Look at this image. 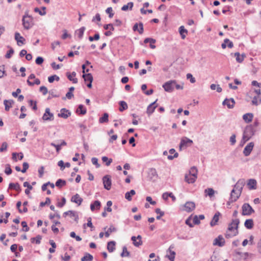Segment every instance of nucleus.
Listing matches in <instances>:
<instances>
[{
    "mask_svg": "<svg viewBox=\"0 0 261 261\" xmlns=\"http://www.w3.org/2000/svg\"><path fill=\"white\" fill-rule=\"evenodd\" d=\"M29 103H30V106L32 107V109L34 110H37V104H36V101H34L32 100H30L29 101Z\"/></svg>",
    "mask_w": 261,
    "mask_h": 261,
    "instance_id": "obj_63",
    "label": "nucleus"
},
{
    "mask_svg": "<svg viewBox=\"0 0 261 261\" xmlns=\"http://www.w3.org/2000/svg\"><path fill=\"white\" fill-rule=\"evenodd\" d=\"M83 77L85 82H92L93 76L91 73L83 74Z\"/></svg>",
    "mask_w": 261,
    "mask_h": 261,
    "instance_id": "obj_36",
    "label": "nucleus"
},
{
    "mask_svg": "<svg viewBox=\"0 0 261 261\" xmlns=\"http://www.w3.org/2000/svg\"><path fill=\"white\" fill-rule=\"evenodd\" d=\"M240 223L239 219H233L231 222L228 225L227 230L225 233V237L227 239L237 236L238 232V226Z\"/></svg>",
    "mask_w": 261,
    "mask_h": 261,
    "instance_id": "obj_2",
    "label": "nucleus"
},
{
    "mask_svg": "<svg viewBox=\"0 0 261 261\" xmlns=\"http://www.w3.org/2000/svg\"><path fill=\"white\" fill-rule=\"evenodd\" d=\"M254 145V144L253 142H250L247 146H245L243 150V153L245 156H247L250 154L251 151L253 149Z\"/></svg>",
    "mask_w": 261,
    "mask_h": 261,
    "instance_id": "obj_12",
    "label": "nucleus"
},
{
    "mask_svg": "<svg viewBox=\"0 0 261 261\" xmlns=\"http://www.w3.org/2000/svg\"><path fill=\"white\" fill-rule=\"evenodd\" d=\"M120 256L122 257H129L130 256V253L127 251V248L126 246H123L122 248V252L120 254Z\"/></svg>",
    "mask_w": 261,
    "mask_h": 261,
    "instance_id": "obj_39",
    "label": "nucleus"
},
{
    "mask_svg": "<svg viewBox=\"0 0 261 261\" xmlns=\"http://www.w3.org/2000/svg\"><path fill=\"white\" fill-rule=\"evenodd\" d=\"M187 79H189L191 83H194L196 82L195 79L191 73H188L186 75Z\"/></svg>",
    "mask_w": 261,
    "mask_h": 261,
    "instance_id": "obj_60",
    "label": "nucleus"
},
{
    "mask_svg": "<svg viewBox=\"0 0 261 261\" xmlns=\"http://www.w3.org/2000/svg\"><path fill=\"white\" fill-rule=\"evenodd\" d=\"M91 162L93 165L96 166V168H99L100 167V165L98 163V159L96 158H92Z\"/></svg>",
    "mask_w": 261,
    "mask_h": 261,
    "instance_id": "obj_61",
    "label": "nucleus"
},
{
    "mask_svg": "<svg viewBox=\"0 0 261 261\" xmlns=\"http://www.w3.org/2000/svg\"><path fill=\"white\" fill-rule=\"evenodd\" d=\"M85 30V28L84 27H83L76 31V33L77 34V35L78 36V37L80 39L82 38Z\"/></svg>",
    "mask_w": 261,
    "mask_h": 261,
    "instance_id": "obj_43",
    "label": "nucleus"
},
{
    "mask_svg": "<svg viewBox=\"0 0 261 261\" xmlns=\"http://www.w3.org/2000/svg\"><path fill=\"white\" fill-rule=\"evenodd\" d=\"M179 32L182 39H184L188 34V31L185 29L184 26H181L179 28Z\"/></svg>",
    "mask_w": 261,
    "mask_h": 261,
    "instance_id": "obj_26",
    "label": "nucleus"
},
{
    "mask_svg": "<svg viewBox=\"0 0 261 261\" xmlns=\"http://www.w3.org/2000/svg\"><path fill=\"white\" fill-rule=\"evenodd\" d=\"M245 183V180L243 179H239L237 181L234 186L233 189L231 191L229 202H233L238 199L241 194Z\"/></svg>",
    "mask_w": 261,
    "mask_h": 261,
    "instance_id": "obj_1",
    "label": "nucleus"
},
{
    "mask_svg": "<svg viewBox=\"0 0 261 261\" xmlns=\"http://www.w3.org/2000/svg\"><path fill=\"white\" fill-rule=\"evenodd\" d=\"M253 221L252 219H247L244 223L245 227L249 229L253 228Z\"/></svg>",
    "mask_w": 261,
    "mask_h": 261,
    "instance_id": "obj_27",
    "label": "nucleus"
},
{
    "mask_svg": "<svg viewBox=\"0 0 261 261\" xmlns=\"http://www.w3.org/2000/svg\"><path fill=\"white\" fill-rule=\"evenodd\" d=\"M220 216V213L219 212H217V213H215L212 221L210 222V225L211 226H214L217 224V222L219 221Z\"/></svg>",
    "mask_w": 261,
    "mask_h": 261,
    "instance_id": "obj_18",
    "label": "nucleus"
},
{
    "mask_svg": "<svg viewBox=\"0 0 261 261\" xmlns=\"http://www.w3.org/2000/svg\"><path fill=\"white\" fill-rule=\"evenodd\" d=\"M116 242L112 241L109 242L107 245V249L110 252H112L115 250Z\"/></svg>",
    "mask_w": 261,
    "mask_h": 261,
    "instance_id": "obj_23",
    "label": "nucleus"
},
{
    "mask_svg": "<svg viewBox=\"0 0 261 261\" xmlns=\"http://www.w3.org/2000/svg\"><path fill=\"white\" fill-rule=\"evenodd\" d=\"M70 236L71 238L75 239L76 241L78 242L81 241L82 240V238L80 236H76L74 231H72L70 232Z\"/></svg>",
    "mask_w": 261,
    "mask_h": 261,
    "instance_id": "obj_54",
    "label": "nucleus"
},
{
    "mask_svg": "<svg viewBox=\"0 0 261 261\" xmlns=\"http://www.w3.org/2000/svg\"><path fill=\"white\" fill-rule=\"evenodd\" d=\"M133 5L134 4L133 2H129L128 3H127V5L123 6L121 8V10L124 11L128 10V8H129L130 10H132Z\"/></svg>",
    "mask_w": 261,
    "mask_h": 261,
    "instance_id": "obj_41",
    "label": "nucleus"
},
{
    "mask_svg": "<svg viewBox=\"0 0 261 261\" xmlns=\"http://www.w3.org/2000/svg\"><path fill=\"white\" fill-rule=\"evenodd\" d=\"M157 100H158V99H156L155 101H154V102L150 103L147 107L146 113H147V114L148 115H150L151 114H152L154 112L156 108L158 107V105L156 104V102L157 101Z\"/></svg>",
    "mask_w": 261,
    "mask_h": 261,
    "instance_id": "obj_14",
    "label": "nucleus"
},
{
    "mask_svg": "<svg viewBox=\"0 0 261 261\" xmlns=\"http://www.w3.org/2000/svg\"><path fill=\"white\" fill-rule=\"evenodd\" d=\"M71 201L80 205L83 201V199L80 197L79 194H76L73 195L71 199Z\"/></svg>",
    "mask_w": 261,
    "mask_h": 261,
    "instance_id": "obj_17",
    "label": "nucleus"
},
{
    "mask_svg": "<svg viewBox=\"0 0 261 261\" xmlns=\"http://www.w3.org/2000/svg\"><path fill=\"white\" fill-rule=\"evenodd\" d=\"M25 43V39L17 33V45L21 46Z\"/></svg>",
    "mask_w": 261,
    "mask_h": 261,
    "instance_id": "obj_34",
    "label": "nucleus"
},
{
    "mask_svg": "<svg viewBox=\"0 0 261 261\" xmlns=\"http://www.w3.org/2000/svg\"><path fill=\"white\" fill-rule=\"evenodd\" d=\"M116 231L117 229L113 225H111L108 230L105 232V237L108 238L111 233Z\"/></svg>",
    "mask_w": 261,
    "mask_h": 261,
    "instance_id": "obj_31",
    "label": "nucleus"
},
{
    "mask_svg": "<svg viewBox=\"0 0 261 261\" xmlns=\"http://www.w3.org/2000/svg\"><path fill=\"white\" fill-rule=\"evenodd\" d=\"M234 103V100L233 98H232L230 99L226 98L223 102V105H227V107L229 109H231L233 108Z\"/></svg>",
    "mask_w": 261,
    "mask_h": 261,
    "instance_id": "obj_16",
    "label": "nucleus"
},
{
    "mask_svg": "<svg viewBox=\"0 0 261 261\" xmlns=\"http://www.w3.org/2000/svg\"><path fill=\"white\" fill-rule=\"evenodd\" d=\"M215 191L213 189L209 188L204 190L205 196H208L210 197H212L214 195Z\"/></svg>",
    "mask_w": 261,
    "mask_h": 261,
    "instance_id": "obj_28",
    "label": "nucleus"
},
{
    "mask_svg": "<svg viewBox=\"0 0 261 261\" xmlns=\"http://www.w3.org/2000/svg\"><path fill=\"white\" fill-rule=\"evenodd\" d=\"M175 80H170L163 85V88L167 92H172L174 88Z\"/></svg>",
    "mask_w": 261,
    "mask_h": 261,
    "instance_id": "obj_6",
    "label": "nucleus"
},
{
    "mask_svg": "<svg viewBox=\"0 0 261 261\" xmlns=\"http://www.w3.org/2000/svg\"><path fill=\"white\" fill-rule=\"evenodd\" d=\"M197 178V176H190L189 174H186L185 176V179L186 182H187L188 184H193L195 181L196 178Z\"/></svg>",
    "mask_w": 261,
    "mask_h": 261,
    "instance_id": "obj_19",
    "label": "nucleus"
},
{
    "mask_svg": "<svg viewBox=\"0 0 261 261\" xmlns=\"http://www.w3.org/2000/svg\"><path fill=\"white\" fill-rule=\"evenodd\" d=\"M197 172L198 170L197 168L194 166L191 168L189 171V173L188 174H189L190 176H197Z\"/></svg>",
    "mask_w": 261,
    "mask_h": 261,
    "instance_id": "obj_44",
    "label": "nucleus"
},
{
    "mask_svg": "<svg viewBox=\"0 0 261 261\" xmlns=\"http://www.w3.org/2000/svg\"><path fill=\"white\" fill-rule=\"evenodd\" d=\"M42 238L40 235H38L36 238H32L31 239V241L32 243H35L37 244H39Z\"/></svg>",
    "mask_w": 261,
    "mask_h": 261,
    "instance_id": "obj_46",
    "label": "nucleus"
},
{
    "mask_svg": "<svg viewBox=\"0 0 261 261\" xmlns=\"http://www.w3.org/2000/svg\"><path fill=\"white\" fill-rule=\"evenodd\" d=\"M120 105V107L119 108V110L120 112H123V111L127 109L128 106L126 102L124 101H120L119 102Z\"/></svg>",
    "mask_w": 261,
    "mask_h": 261,
    "instance_id": "obj_33",
    "label": "nucleus"
},
{
    "mask_svg": "<svg viewBox=\"0 0 261 261\" xmlns=\"http://www.w3.org/2000/svg\"><path fill=\"white\" fill-rule=\"evenodd\" d=\"M66 182L65 180L61 179H59L58 180H57V181L56 182V186L57 187L61 188L63 186H65L66 185Z\"/></svg>",
    "mask_w": 261,
    "mask_h": 261,
    "instance_id": "obj_42",
    "label": "nucleus"
},
{
    "mask_svg": "<svg viewBox=\"0 0 261 261\" xmlns=\"http://www.w3.org/2000/svg\"><path fill=\"white\" fill-rule=\"evenodd\" d=\"M69 216L70 217H74L75 220L76 221L78 219V215L76 214V213L73 211H68L67 212H64L63 214V216L66 217V216Z\"/></svg>",
    "mask_w": 261,
    "mask_h": 261,
    "instance_id": "obj_21",
    "label": "nucleus"
},
{
    "mask_svg": "<svg viewBox=\"0 0 261 261\" xmlns=\"http://www.w3.org/2000/svg\"><path fill=\"white\" fill-rule=\"evenodd\" d=\"M260 103H261L260 96H254L251 101V104L252 105L257 106Z\"/></svg>",
    "mask_w": 261,
    "mask_h": 261,
    "instance_id": "obj_32",
    "label": "nucleus"
},
{
    "mask_svg": "<svg viewBox=\"0 0 261 261\" xmlns=\"http://www.w3.org/2000/svg\"><path fill=\"white\" fill-rule=\"evenodd\" d=\"M234 57H236V60L238 63H242L243 61L244 58L245 57V55L243 54L240 55L239 53H234Z\"/></svg>",
    "mask_w": 261,
    "mask_h": 261,
    "instance_id": "obj_30",
    "label": "nucleus"
},
{
    "mask_svg": "<svg viewBox=\"0 0 261 261\" xmlns=\"http://www.w3.org/2000/svg\"><path fill=\"white\" fill-rule=\"evenodd\" d=\"M156 42L155 40L151 38H147L145 39L144 42L145 43H147L149 42L150 43H155Z\"/></svg>",
    "mask_w": 261,
    "mask_h": 261,
    "instance_id": "obj_64",
    "label": "nucleus"
},
{
    "mask_svg": "<svg viewBox=\"0 0 261 261\" xmlns=\"http://www.w3.org/2000/svg\"><path fill=\"white\" fill-rule=\"evenodd\" d=\"M79 126L81 128V133H83L85 132L88 131V129H87V127L85 125L82 124V123H80L79 124Z\"/></svg>",
    "mask_w": 261,
    "mask_h": 261,
    "instance_id": "obj_56",
    "label": "nucleus"
},
{
    "mask_svg": "<svg viewBox=\"0 0 261 261\" xmlns=\"http://www.w3.org/2000/svg\"><path fill=\"white\" fill-rule=\"evenodd\" d=\"M34 82L29 81V80H27V83L29 86H33L34 85H39L40 84V81L38 79H34Z\"/></svg>",
    "mask_w": 261,
    "mask_h": 261,
    "instance_id": "obj_49",
    "label": "nucleus"
},
{
    "mask_svg": "<svg viewBox=\"0 0 261 261\" xmlns=\"http://www.w3.org/2000/svg\"><path fill=\"white\" fill-rule=\"evenodd\" d=\"M225 240L221 235H219L217 238L214 239L213 245L222 247L225 245Z\"/></svg>",
    "mask_w": 261,
    "mask_h": 261,
    "instance_id": "obj_10",
    "label": "nucleus"
},
{
    "mask_svg": "<svg viewBox=\"0 0 261 261\" xmlns=\"http://www.w3.org/2000/svg\"><path fill=\"white\" fill-rule=\"evenodd\" d=\"M255 130L252 125L247 126L243 133V140L244 142L248 141L254 135Z\"/></svg>",
    "mask_w": 261,
    "mask_h": 261,
    "instance_id": "obj_3",
    "label": "nucleus"
},
{
    "mask_svg": "<svg viewBox=\"0 0 261 261\" xmlns=\"http://www.w3.org/2000/svg\"><path fill=\"white\" fill-rule=\"evenodd\" d=\"M80 111V114L82 115H85L86 112V109L84 107L83 105H79L78 109L77 110V112Z\"/></svg>",
    "mask_w": 261,
    "mask_h": 261,
    "instance_id": "obj_50",
    "label": "nucleus"
},
{
    "mask_svg": "<svg viewBox=\"0 0 261 261\" xmlns=\"http://www.w3.org/2000/svg\"><path fill=\"white\" fill-rule=\"evenodd\" d=\"M193 144V141L186 137H184L181 139L180 143L179 144V150H181L182 148H186L189 146H191Z\"/></svg>",
    "mask_w": 261,
    "mask_h": 261,
    "instance_id": "obj_4",
    "label": "nucleus"
},
{
    "mask_svg": "<svg viewBox=\"0 0 261 261\" xmlns=\"http://www.w3.org/2000/svg\"><path fill=\"white\" fill-rule=\"evenodd\" d=\"M50 203V198L48 197H47V198H46L45 202H41L40 203V206L41 207H43V206H45L46 204H49Z\"/></svg>",
    "mask_w": 261,
    "mask_h": 261,
    "instance_id": "obj_62",
    "label": "nucleus"
},
{
    "mask_svg": "<svg viewBox=\"0 0 261 261\" xmlns=\"http://www.w3.org/2000/svg\"><path fill=\"white\" fill-rule=\"evenodd\" d=\"M158 174L156 170L154 168L149 169L148 173V178L152 181H155L158 178Z\"/></svg>",
    "mask_w": 261,
    "mask_h": 261,
    "instance_id": "obj_11",
    "label": "nucleus"
},
{
    "mask_svg": "<svg viewBox=\"0 0 261 261\" xmlns=\"http://www.w3.org/2000/svg\"><path fill=\"white\" fill-rule=\"evenodd\" d=\"M109 121V114L107 113L103 114V116L99 119L100 123H107Z\"/></svg>",
    "mask_w": 261,
    "mask_h": 261,
    "instance_id": "obj_35",
    "label": "nucleus"
},
{
    "mask_svg": "<svg viewBox=\"0 0 261 261\" xmlns=\"http://www.w3.org/2000/svg\"><path fill=\"white\" fill-rule=\"evenodd\" d=\"M131 240L133 241L134 245L136 247H139L142 245L140 241H138V240H136V237L135 236L132 237Z\"/></svg>",
    "mask_w": 261,
    "mask_h": 261,
    "instance_id": "obj_48",
    "label": "nucleus"
},
{
    "mask_svg": "<svg viewBox=\"0 0 261 261\" xmlns=\"http://www.w3.org/2000/svg\"><path fill=\"white\" fill-rule=\"evenodd\" d=\"M76 75V73L75 72H72L71 74L67 72V76L68 79L71 81H72V82L74 84L77 83V79L76 78L73 79L72 76H75Z\"/></svg>",
    "mask_w": 261,
    "mask_h": 261,
    "instance_id": "obj_37",
    "label": "nucleus"
},
{
    "mask_svg": "<svg viewBox=\"0 0 261 261\" xmlns=\"http://www.w3.org/2000/svg\"><path fill=\"white\" fill-rule=\"evenodd\" d=\"M93 257V256L89 253H86L85 255L81 259L82 261H91Z\"/></svg>",
    "mask_w": 261,
    "mask_h": 261,
    "instance_id": "obj_45",
    "label": "nucleus"
},
{
    "mask_svg": "<svg viewBox=\"0 0 261 261\" xmlns=\"http://www.w3.org/2000/svg\"><path fill=\"white\" fill-rule=\"evenodd\" d=\"M101 203L98 200L95 201L90 205V209L92 211H94L95 209L99 210L100 207Z\"/></svg>",
    "mask_w": 261,
    "mask_h": 261,
    "instance_id": "obj_22",
    "label": "nucleus"
},
{
    "mask_svg": "<svg viewBox=\"0 0 261 261\" xmlns=\"http://www.w3.org/2000/svg\"><path fill=\"white\" fill-rule=\"evenodd\" d=\"M136 194L135 190H131L129 192H126L125 194V198L128 201L132 200V196Z\"/></svg>",
    "mask_w": 261,
    "mask_h": 261,
    "instance_id": "obj_38",
    "label": "nucleus"
},
{
    "mask_svg": "<svg viewBox=\"0 0 261 261\" xmlns=\"http://www.w3.org/2000/svg\"><path fill=\"white\" fill-rule=\"evenodd\" d=\"M185 210L187 212H191L193 211L195 208V204L194 202L192 201L187 202L185 205Z\"/></svg>",
    "mask_w": 261,
    "mask_h": 261,
    "instance_id": "obj_15",
    "label": "nucleus"
},
{
    "mask_svg": "<svg viewBox=\"0 0 261 261\" xmlns=\"http://www.w3.org/2000/svg\"><path fill=\"white\" fill-rule=\"evenodd\" d=\"M29 165L27 162L23 163V169H20V167H17V171H21L22 173H25L27 170L29 168Z\"/></svg>",
    "mask_w": 261,
    "mask_h": 261,
    "instance_id": "obj_47",
    "label": "nucleus"
},
{
    "mask_svg": "<svg viewBox=\"0 0 261 261\" xmlns=\"http://www.w3.org/2000/svg\"><path fill=\"white\" fill-rule=\"evenodd\" d=\"M60 78L58 76L56 75H54L52 76H50L48 77V81L50 83H53L55 80H56L57 81H59Z\"/></svg>",
    "mask_w": 261,
    "mask_h": 261,
    "instance_id": "obj_52",
    "label": "nucleus"
},
{
    "mask_svg": "<svg viewBox=\"0 0 261 261\" xmlns=\"http://www.w3.org/2000/svg\"><path fill=\"white\" fill-rule=\"evenodd\" d=\"M253 115L252 113H247L243 115V120L247 123H249L252 120Z\"/></svg>",
    "mask_w": 261,
    "mask_h": 261,
    "instance_id": "obj_25",
    "label": "nucleus"
},
{
    "mask_svg": "<svg viewBox=\"0 0 261 261\" xmlns=\"http://www.w3.org/2000/svg\"><path fill=\"white\" fill-rule=\"evenodd\" d=\"M22 24L26 29H29L33 25V20L31 16L29 15H24L22 18Z\"/></svg>",
    "mask_w": 261,
    "mask_h": 261,
    "instance_id": "obj_5",
    "label": "nucleus"
},
{
    "mask_svg": "<svg viewBox=\"0 0 261 261\" xmlns=\"http://www.w3.org/2000/svg\"><path fill=\"white\" fill-rule=\"evenodd\" d=\"M102 181L105 189L107 190H110L112 185L111 176L109 175L104 176L102 178Z\"/></svg>",
    "mask_w": 261,
    "mask_h": 261,
    "instance_id": "obj_8",
    "label": "nucleus"
},
{
    "mask_svg": "<svg viewBox=\"0 0 261 261\" xmlns=\"http://www.w3.org/2000/svg\"><path fill=\"white\" fill-rule=\"evenodd\" d=\"M171 246H170L169 248V251L170 252L169 255H167L166 257L168 258L169 260L171 261H174L175 255V252L171 250Z\"/></svg>",
    "mask_w": 261,
    "mask_h": 261,
    "instance_id": "obj_40",
    "label": "nucleus"
},
{
    "mask_svg": "<svg viewBox=\"0 0 261 261\" xmlns=\"http://www.w3.org/2000/svg\"><path fill=\"white\" fill-rule=\"evenodd\" d=\"M254 212V210L248 203H244L242 206V215H250Z\"/></svg>",
    "mask_w": 261,
    "mask_h": 261,
    "instance_id": "obj_7",
    "label": "nucleus"
},
{
    "mask_svg": "<svg viewBox=\"0 0 261 261\" xmlns=\"http://www.w3.org/2000/svg\"><path fill=\"white\" fill-rule=\"evenodd\" d=\"M250 189H255L256 186V181L254 179H250L247 183Z\"/></svg>",
    "mask_w": 261,
    "mask_h": 261,
    "instance_id": "obj_29",
    "label": "nucleus"
},
{
    "mask_svg": "<svg viewBox=\"0 0 261 261\" xmlns=\"http://www.w3.org/2000/svg\"><path fill=\"white\" fill-rule=\"evenodd\" d=\"M14 50L12 48H10V49L8 51V52L7 53V54L5 55L6 58H7V59L10 58L12 56V55L14 54Z\"/></svg>",
    "mask_w": 261,
    "mask_h": 261,
    "instance_id": "obj_55",
    "label": "nucleus"
},
{
    "mask_svg": "<svg viewBox=\"0 0 261 261\" xmlns=\"http://www.w3.org/2000/svg\"><path fill=\"white\" fill-rule=\"evenodd\" d=\"M71 115L70 112L65 108H63L60 110V113H58V116L59 117L67 119Z\"/></svg>",
    "mask_w": 261,
    "mask_h": 261,
    "instance_id": "obj_13",
    "label": "nucleus"
},
{
    "mask_svg": "<svg viewBox=\"0 0 261 261\" xmlns=\"http://www.w3.org/2000/svg\"><path fill=\"white\" fill-rule=\"evenodd\" d=\"M21 226H22V230L23 231H25V232H26V231H29V227L28 226V225H27V224L26 222H25V221H22V222H21Z\"/></svg>",
    "mask_w": 261,
    "mask_h": 261,
    "instance_id": "obj_57",
    "label": "nucleus"
},
{
    "mask_svg": "<svg viewBox=\"0 0 261 261\" xmlns=\"http://www.w3.org/2000/svg\"><path fill=\"white\" fill-rule=\"evenodd\" d=\"M227 45L229 48H231L233 46V44L228 39H225L224 40V42L222 44L221 47L223 49H224L226 47Z\"/></svg>",
    "mask_w": 261,
    "mask_h": 261,
    "instance_id": "obj_20",
    "label": "nucleus"
},
{
    "mask_svg": "<svg viewBox=\"0 0 261 261\" xmlns=\"http://www.w3.org/2000/svg\"><path fill=\"white\" fill-rule=\"evenodd\" d=\"M39 91L42 93L43 95H45L48 93V90L45 86H41Z\"/></svg>",
    "mask_w": 261,
    "mask_h": 261,
    "instance_id": "obj_58",
    "label": "nucleus"
},
{
    "mask_svg": "<svg viewBox=\"0 0 261 261\" xmlns=\"http://www.w3.org/2000/svg\"><path fill=\"white\" fill-rule=\"evenodd\" d=\"M102 161L103 162H106V165L107 166H109L111 164V163L112 162V159H109L108 158L107 156H102Z\"/></svg>",
    "mask_w": 261,
    "mask_h": 261,
    "instance_id": "obj_53",
    "label": "nucleus"
},
{
    "mask_svg": "<svg viewBox=\"0 0 261 261\" xmlns=\"http://www.w3.org/2000/svg\"><path fill=\"white\" fill-rule=\"evenodd\" d=\"M5 172L7 175H10L12 173V169L10 168V166L8 164L6 165Z\"/></svg>",
    "mask_w": 261,
    "mask_h": 261,
    "instance_id": "obj_59",
    "label": "nucleus"
},
{
    "mask_svg": "<svg viewBox=\"0 0 261 261\" xmlns=\"http://www.w3.org/2000/svg\"><path fill=\"white\" fill-rule=\"evenodd\" d=\"M155 212L156 214H159V216H156L158 220H160L161 217L164 215V212L162 211L159 208H156Z\"/></svg>",
    "mask_w": 261,
    "mask_h": 261,
    "instance_id": "obj_51",
    "label": "nucleus"
},
{
    "mask_svg": "<svg viewBox=\"0 0 261 261\" xmlns=\"http://www.w3.org/2000/svg\"><path fill=\"white\" fill-rule=\"evenodd\" d=\"M54 114L50 112V109H45V113L43 115L42 119L44 121H52L54 120Z\"/></svg>",
    "mask_w": 261,
    "mask_h": 261,
    "instance_id": "obj_9",
    "label": "nucleus"
},
{
    "mask_svg": "<svg viewBox=\"0 0 261 261\" xmlns=\"http://www.w3.org/2000/svg\"><path fill=\"white\" fill-rule=\"evenodd\" d=\"M14 103V101L13 100H5L4 104L5 107V110L9 111L10 108L12 107V105Z\"/></svg>",
    "mask_w": 261,
    "mask_h": 261,
    "instance_id": "obj_24",
    "label": "nucleus"
}]
</instances>
